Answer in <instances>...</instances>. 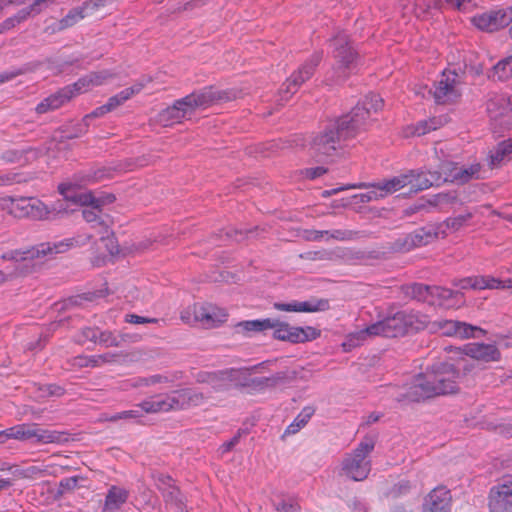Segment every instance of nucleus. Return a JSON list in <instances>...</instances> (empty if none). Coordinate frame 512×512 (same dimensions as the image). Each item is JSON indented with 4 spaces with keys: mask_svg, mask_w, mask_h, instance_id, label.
Masks as SVG:
<instances>
[{
    "mask_svg": "<svg viewBox=\"0 0 512 512\" xmlns=\"http://www.w3.org/2000/svg\"><path fill=\"white\" fill-rule=\"evenodd\" d=\"M383 107V99L376 94H369L357 104L349 114L329 123L311 141V154L318 161L333 156L341 148V142L354 138L369 124L372 112Z\"/></svg>",
    "mask_w": 512,
    "mask_h": 512,
    "instance_id": "f257e3e1",
    "label": "nucleus"
},
{
    "mask_svg": "<svg viewBox=\"0 0 512 512\" xmlns=\"http://www.w3.org/2000/svg\"><path fill=\"white\" fill-rule=\"evenodd\" d=\"M458 378L459 373L452 364L441 363L431 370L417 375L409 384L392 392L391 396L399 403L409 404L456 393L459 389Z\"/></svg>",
    "mask_w": 512,
    "mask_h": 512,
    "instance_id": "f03ea898",
    "label": "nucleus"
},
{
    "mask_svg": "<svg viewBox=\"0 0 512 512\" xmlns=\"http://www.w3.org/2000/svg\"><path fill=\"white\" fill-rule=\"evenodd\" d=\"M230 94L227 91L214 90L212 87L195 91L162 110L157 116V121L163 126H171L184 119H191L197 110H205L219 102L234 99L235 95Z\"/></svg>",
    "mask_w": 512,
    "mask_h": 512,
    "instance_id": "7ed1b4c3",
    "label": "nucleus"
},
{
    "mask_svg": "<svg viewBox=\"0 0 512 512\" xmlns=\"http://www.w3.org/2000/svg\"><path fill=\"white\" fill-rule=\"evenodd\" d=\"M375 444L373 436H365L351 453L343 457L340 475L353 481L365 480L371 471L369 455L373 452Z\"/></svg>",
    "mask_w": 512,
    "mask_h": 512,
    "instance_id": "20e7f679",
    "label": "nucleus"
},
{
    "mask_svg": "<svg viewBox=\"0 0 512 512\" xmlns=\"http://www.w3.org/2000/svg\"><path fill=\"white\" fill-rule=\"evenodd\" d=\"M413 325V316L404 311H399L391 317L376 322L366 329L351 334L350 341L365 340L369 336L398 337L407 333L408 328Z\"/></svg>",
    "mask_w": 512,
    "mask_h": 512,
    "instance_id": "39448f33",
    "label": "nucleus"
},
{
    "mask_svg": "<svg viewBox=\"0 0 512 512\" xmlns=\"http://www.w3.org/2000/svg\"><path fill=\"white\" fill-rule=\"evenodd\" d=\"M333 57L335 59L334 72L337 81L346 79L356 68L359 56L358 52L351 43L349 36L344 33H338L332 39Z\"/></svg>",
    "mask_w": 512,
    "mask_h": 512,
    "instance_id": "423d86ee",
    "label": "nucleus"
},
{
    "mask_svg": "<svg viewBox=\"0 0 512 512\" xmlns=\"http://www.w3.org/2000/svg\"><path fill=\"white\" fill-rule=\"evenodd\" d=\"M443 182H445V180L442 170L420 173L410 171L409 173L391 178L390 187L398 188V190L404 187H409V191L411 193H417L432 186H439Z\"/></svg>",
    "mask_w": 512,
    "mask_h": 512,
    "instance_id": "0eeeda50",
    "label": "nucleus"
},
{
    "mask_svg": "<svg viewBox=\"0 0 512 512\" xmlns=\"http://www.w3.org/2000/svg\"><path fill=\"white\" fill-rule=\"evenodd\" d=\"M272 323L273 327H269V329L273 330V338L280 341H287L294 344L304 343L314 340L320 335V331L310 326L305 328L294 327L277 319H272Z\"/></svg>",
    "mask_w": 512,
    "mask_h": 512,
    "instance_id": "6e6552de",
    "label": "nucleus"
},
{
    "mask_svg": "<svg viewBox=\"0 0 512 512\" xmlns=\"http://www.w3.org/2000/svg\"><path fill=\"white\" fill-rule=\"evenodd\" d=\"M322 60V53H314L296 72H294L282 85L281 100H288L298 88L313 75L315 68Z\"/></svg>",
    "mask_w": 512,
    "mask_h": 512,
    "instance_id": "1a4fd4ad",
    "label": "nucleus"
},
{
    "mask_svg": "<svg viewBox=\"0 0 512 512\" xmlns=\"http://www.w3.org/2000/svg\"><path fill=\"white\" fill-rule=\"evenodd\" d=\"M440 170H442L444 174L445 182L465 184L471 180L484 178L482 175V165L480 163L460 166L454 162H443L440 166Z\"/></svg>",
    "mask_w": 512,
    "mask_h": 512,
    "instance_id": "9d476101",
    "label": "nucleus"
},
{
    "mask_svg": "<svg viewBox=\"0 0 512 512\" xmlns=\"http://www.w3.org/2000/svg\"><path fill=\"white\" fill-rule=\"evenodd\" d=\"M431 325V329L439 331L442 335L459 339L479 338L485 334L478 326L456 320H436Z\"/></svg>",
    "mask_w": 512,
    "mask_h": 512,
    "instance_id": "9b49d317",
    "label": "nucleus"
},
{
    "mask_svg": "<svg viewBox=\"0 0 512 512\" xmlns=\"http://www.w3.org/2000/svg\"><path fill=\"white\" fill-rule=\"evenodd\" d=\"M487 112L493 122L505 129L512 128V101L506 94H494L487 101Z\"/></svg>",
    "mask_w": 512,
    "mask_h": 512,
    "instance_id": "f8f14e48",
    "label": "nucleus"
},
{
    "mask_svg": "<svg viewBox=\"0 0 512 512\" xmlns=\"http://www.w3.org/2000/svg\"><path fill=\"white\" fill-rule=\"evenodd\" d=\"M433 96L439 104L456 100L460 96L458 75L454 71H444L435 83Z\"/></svg>",
    "mask_w": 512,
    "mask_h": 512,
    "instance_id": "ddd939ff",
    "label": "nucleus"
},
{
    "mask_svg": "<svg viewBox=\"0 0 512 512\" xmlns=\"http://www.w3.org/2000/svg\"><path fill=\"white\" fill-rule=\"evenodd\" d=\"M512 21V9L485 12L472 18L473 24L483 31L493 32L507 26Z\"/></svg>",
    "mask_w": 512,
    "mask_h": 512,
    "instance_id": "4468645a",
    "label": "nucleus"
},
{
    "mask_svg": "<svg viewBox=\"0 0 512 512\" xmlns=\"http://www.w3.org/2000/svg\"><path fill=\"white\" fill-rule=\"evenodd\" d=\"M13 210L19 217H28L34 220H43L48 217L49 208L34 197H21L13 201Z\"/></svg>",
    "mask_w": 512,
    "mask_h": 512,
    "instance_id": "2eb2a0df",
    "label": "nucleus"
},
{
    "mask_svg": "<svg viewBox=\"0 0 512 512\" xmlns=\"http://www.w3.org/2000/svg\"><path fill=\"white\" fill-rule=\"evenodd\" d=\"M488 506L490 512H512V481L491 488Z\"/></svg>",
    "mask_w": 512,
    "mask_h": 512,
    "instance_id": "dca6fc26",
    "label": "nucleus"
},
{
    "mask_svg": "<svg viewBox=\"0 0 512 512\" xmlns=\"http://www.w3.org/2000/svg\"><path fill=\"white\" fill-rule=\"evenodd\" d=\"M194 320L206 328L215 327L227 319V313L224 309L212 304L193 305Z\"/></svg>",
    "mask_w": 512,
    "mask_h": 512,
    "instance_id": "f3484780",
    "label": "nucleus"
},
{
    "mask_svg": "<svg viewBox=\"0 0 512 512\" xmlns=\"http://www.w3.org/2000/svg\"><path fill=\"white\" fill-rule=\"evenodd\" d=\"M452 496L444 486L434 488L425 498L422 512H450Z\"/></svg>",
    "mask_w": 512,
    "mask_h": 512,
    "instance_id": "a211bd4d",
    "label": "nucleus"
},
{
    "mask_svg": "<svg viewBox=\"0 0 512 512\" xmlns=\"http://www.w3.org/2000/svg\"><path fill=\"white\" fill-rule=\"evenodd\" d=\"M147 414L177 411L175 392L150 397L138 405Z\"/></svg>",
    "mask_w": 512,
    "mask_h": 512,
    "instance_id": "6ab92c4d",
    "label": "nucleus"
},
{
    "mask_svg": "<svg viewBox=\"0 0 512 512\" xmlns=\"http://www.w3.org/2000/svg\"><path fill=\"white\" fill-rule=\"evenodd\" d=\"M78 92H76V87L73 85L66 86L56 93L50 95L49 97L42 100L36 106V112L38 114H44L49 111L56 110L63 106L65 103L70 101L73 97H75Z\"/></svg>",
    "mask_w": 512,
    "mask_h": 512,
    "instance_id": "aec40b11",
    "label": "nucleus"
},
{
    "mask_svg": "<svg viewBox=\"0 0 512 512\" xmlns=\"http://www.w3.org/2000/svg\"><path fill=\"white\" fill-rule=\"evenodd\" d=\"M107 0H88L81 7L71 10L61 21L60 28H67L104 7Z\"/></svg>",
    "mask_w": 512,
    "mask_h": 512,
    "instance_id": "412c9836",
    "label": "nucleus"
},
{
    "mask_svg": "<svg viewBox=\"0 0 512 512\" xmlns=\"http://www.w3.org/2000/svg\"><path fill=\"white\" fill-rule=\"evenodd\" d=\"M105 175H106V169H104V168H102V169L99 168L96 170L79 173V174L75 175L72 182L61 184L59 186V191L61 194H63L65 197L68 198V197H70L68 192L73 187H85V186L97 183L100 180H102L105 177Z\"/></svg>",
    "mask_w": 512,
    "mask_h": 512,
    "instance_id": "4be33fe9",
    "label": "nucleus"
},
{
    "mask_svg": "<svg viewBox=\"0 0 512 512\" xmlns=\"http://www.w3.org/2000/svg\"><path fill=\"white\" fill-rule=\"evenodd\" d=\"M274 308L286 312H317L327 310L329 308V302L326 299H311L304 302L293 301L290 303L277 302L274 303Z\"/></svg>",
    "mask_w": 512,
    "mask_h": 512,
    "instance_id": "5701e85b",
    "label": "nucleus"
},
{
    "mask_svg": "<svg viewBox=\"0 0 512 512\" xmlns=\"http://www.w3.org/2000/svg\"><path fill=\"white\" fill-rule=\"evenodd\" d=\"M391 179L384 180L382 182L374 183V184H359L351 186V188H372L367 193L361 194V202H370L374 200H378L380 198H384L387 195H390L396 191L398 188H392Z\"/></svg>",
    "mask_w": 512,
    "mask_h": 512,
    "instance_id": "b1692460",
    "label": "nucleus"
},
{
    "mask_svg": "<svg viewBox=\"0 0 512 512\" xmlns=\"http://www.w3.org/2000/svg\"><path fill=\"white\" fill-rule=\"evenodd\" d=\"M178 410H185L191 407L200 406L205 403L207 396L191 388L175 390Z\"/></svg>",
    "mask_w": 512,
    "mask_h": 512,
    "instance_id": "393cba45",
    "label": "nucleus"
},
{
    "mask_svg": "<svg viewBox=\"0 0 512 512\" xmlns=\"http://www.w3.org/2000/svg\"><path fill=\"white\" fill-rule=\"evenodd\" d=\"M465 353L471 358L484 362L496 361L500 356L499 350L495 345L484 343H471L466 345Z\"/></svg>",
    "mask_w": 512,
    "mask_h": 512,
    "instance_id": "a878e982",
    "label": "nucleus"
},
{
    "mask_svg": "<svg viewBox=\"0 0 512 512\" xmlns=\"http://www.w3.org/2000/svg\"><path fill=\"white\" fill-rule=\"evenodd\" d=\"M114 78V74L108 70L91 72L74 83L76 92L83 93L95 86H100Z\"/></svg>",
    "mask_w": 512,
    "mask_h": 512,
    "instance_id": "bb28decb",
    "label": "nucleus"
},
{
    "mask_svg": "<svg viewBox=\"0 0 512 512\" xmlns=\"http://www.w3.org/2000/svg\"><path fill=\"white\" fill-rule=\"evenodd\" d=\"M436 300L439 301L440 305H446L448 307L459 306L463 303V294L448 288L433 286L431 303H434Z\"/></svg>",
    "mask_w": 512,
    "mask_h": 512,
    "instance_id": "cd10ccee",
    "label": "nucleus"
},
{
    "mask_svg": "<svg viewBox=\"0 0 512 512\" xmlns=\"http://www.w3.org/2000/svg\"><path fill=\"white\" fill-rule=\"evenodd\" d=\"M129 492L118 486H111L107 492L102 512H116L128 500Z\"/></svg>",
    "mask_w": 512,
    "mask_h": 512,
    "instance_id": "c85d7f7f",
    "label": "nucleus"
},
{
    "mask_svg": "<svg viewBox=\"0 0 512 512\" xmlns=\"http://www.w3.org/2000/svg\"><path fill=\"white\" fill-rule=\"evenodd\" d=\"M32 439H34L38 444H62L68 442L69 434L62 431L42 429L37 424H35Z\"/></svg>",
    "mask_w": 512,
    "mask_h": 512,
    "instance_id": "c756f323",
    "label": "nucleus"
},
{
    "mask_svg": "<svg viewBox=\"0 0 512 512\" xmlns=\"http://www.w3.org/2000/svg\"><path fill=\"white\" fill-rule=\"evenodd\" d=\"M500 283V279L492 276H474L467 277L455 282L454 285L461 289H495Z\"/></svg>",
    "mask_w": 512,
    "mask_h": 512,
    "instance_id": "7c9ffc66",
    "label": "nucleus"
},
{
    "mask_svg": "<svg viewBox=\"0 0 512 512\" xmlns=\"http://www.w3.org/2000/svg\"><path fill=\"white\" fill-rule=\"evenodd\" d=\"M296 373L290 374L287 371L278 372L270 377H260L252 380V384L259 389L275 388L279 385L288 383L294 380Z\"/></svg>",
    "mask_w": 512,
    "mask_h": 512,
    "instance_id": "2f4dec72",
    "label": "nucleus"
},
{
    "mask_svg": "<svg viewBox=\"0 0 512 512\" xmlns=\"http://www.w3.org/2000/svg\"><path fill=\"white\" fill-rule=\"evenodd\" d=\"M433 286L422 283H412L401 287L402 293L410 298L418 301L431 303V293Z\"/></svg>",
    "mask_w": 512,
    "mask_h": 512,
    "instance_id": "473e14b6",
    "label": "nucleus"
},
{
    "mask_svg": "<svg viewBox=\"0 0 512 512\" xmlns=\"http://www.w3.org/2000/svg\"><path fill=\"white\" fill-rule=\"evenodd\" d=\"M257 368L258 366H254L252 368H231L224 370V375H226L228 386L231 387L232 385H247L249 377Z\"/></svg>",
    "mask_w": 512,
    "mask_h": 512,
    "instance_id": "72a5a7b5",
    "label": "nucleus"
},
{
    "mask_svg": "<svg viewBox=\"0 0 512 512\" xmlns=\"http://www.w3.org/2000/svg\"><path fill=\"white\" fill-rule=\"evenodd\" d=\"M269 327H273L271 318L262 320L242 321L236 325L238 332H242L247 336H250L251 333L263 332L265 330H268Z\"/></svg>",
    "mask_w": 512,
    "mask_h": 512,
    "instance_id": "f704fd0d",
    "label": "nucleus"
},
{
    "mask_svg": "<svg viewBox=\"0 0 512 512\" xmlns=\"http://www.w3.org/2000/svg\"><path fill=\"white\" fill-rule=\"evenodd\" d=\"M73 242L71 239H65L54 243H42L36 247L38 257L53 255L67 251Z\"/></svg>",
    "mask_w": 512,
    "mask_h": 512,
    "instance_id": "c9c22d12",
    "label": "nucleus"
},
{
    "mask_svg": "<svg viewBox=\"0 0 512 512\" xmlns=\"http://www.w3.org/2000/svg\"><path fill=\"white\" fill-rule=\"evenodd\" d=\"M109 112V108H106L105 105H102L95 110H93L91 113L85 115L83 119L78 124L77 132L74 134H66L67 138H78L85 134L88 130V127L90 125V120L99 118L104 116Z\"/></svg>",
    "mask_w": 512,
    "mask_h": 512,
    "instance_id": "e433bc0d",
    "label": "nucleus"
},
{
    "mask_svg": "<svg viewBox=\"0 0 512 512\" xmlns=\"http://www.w3.org/2000/svg\"><path fill=\"white\" fill-rule=\"evenodd\" d=\"M473 217V213L467 212L455 217H449L441 224L443 231H445V237L449 233L457 232L461 228L467 225L468 221Z\"/></svg>",
    "mask_w": 512,
    "mask_h": 512,
    "instance_id": "4c0bfd02",
    "label": "nucleus"
},
{
    "mask_svg": "<svg viewBox=\"0 0 512 512\" xmlns=\"http://www.w3.org/2000/svg\"><path fill=\"white\" fill-rule=\"evenodd\" d=\"M198 381L209 384L215 391H222L229 388L224 370L201 375Z\"/></svg>",
    "mask_w": 512,
    "mask_h": 512,
    "instance_id": "58836bf2",
    "label": "nucleus"
},
{
    "mask_svg": "<svg viewBox=\"0 0 512 512\" xmlns=\"http://www.w3.org/2000/svg\"><path fill=\"white\" fill-rule=\"evenodd\" d=\"M512 154V142L503 141L497 145L489 156V164L492 168L499 166L509 155Z\"/></svg>",
    "mask_w": 512,
    "mask_h": 512,
    "instance_id": "ea45409f",
    "label": "nucleus"
},
{
    "mask_svg": "<svg viewBox=\"0 0 512 512\" xmlns=\"http://www.w3.org/2000/svg\"><path fill=\"white\" fill-rule=\"evenodd\" d=\"M458 195L456 192H443L433 195L428 199V203L432 206L443 210L444 208L458 203Z\"/></svg>",
    "mask_w": 512,
    "mask_h": 512,
    "instance_id": "a19ab883",
    "label": "nucleus"
},
{
    "mask_svg": "<svg viewBox=\"0 0 512 512\" xmlns=\"http://www.w3.org/2000/svg\"><path fill=\"white\" fill-rule=\"evenodd\" d=\"M76 199L80 204H95L96 207L101 208L106 204L113 203L115 201V196L113 194H107L95 197L91 192H88L77 195Z\"/></svg>",
    "mask_w": 512,
    "mask_h": 512,
    "instance_id": "79ce46f5",
    "label": "nucleus"
},
{
    "mask_svg": "<svg viewBox=\"0 0 512 512\" xmlns=\"http://www.w3.org/2000/svg\"><path fill=\"white\" fill-rule=\"evenodd\" d=\"M492 78H497L500 81H505L512 78V55L499 61L493 67Z\"/></svg>",
    "mask_w": 512,
    "mask_h": 512,
    "instance_id": "37998d69",
    "label": "nucleus"
},
{
    "mask_svg": "<svg viewBox=\"0 0 512 512\" xmlns=\"http://www.w3.org/2000/svg\"><path fill=\"white\" fill-rule=\"evenodd\" d=\"M10 429V436L14 440L28 441L32 440L33 429H35V423L32 424H17L12 426Z\"/></svg>",
    "mask_w": 512,
    "mask_h": 512,
    "instance_id": "c03bdc74",
    "label": "nucleus"
},
{
    "mask_svg": "<svg viewBox=\"0 0 512 512\" xmlns=\"http://www.w3.org/2000/svg\"><path fill=\"white\" fill-rule=\"evenodd\" d=\"M313 413L314 411L312 408H304L303 411L286 428L285 434L291 435L297 433L301 428H303L308 423Z\"/></svg>",
    "mask_w": 512,
    "mask_h": 512,
    "instance_id": "a18cd8bd",
    "label": "nucleus"
},
{
    "mask_svg": "<svg viewBox=\"0 0 512 512\" xmlns=\"http://www.w3.org/2000/svg\"><path fill=\"white\" fill-rule=\"evenodd\" d=\"M83 206H86L82 210V217L85 219L86 222L93 224V226H101L106 229V226L104 225V221L101 218V208L96 207L95 204H82Z\"/></svg>",
    "mask_w": 512,
    "mask_h": 512,
    "instance_id": "49530a36",
    "label": "nucleus"
},
{
    "mask_svg": "<svg viewBox=\"0 0 512 512\" xmlns=\"http://www.w3.org/2000/svg\"><path fill=\"white\" fill-rule=\"evenodd\" d=\"M1 258L6 261H25L28 259L38 258L37 249L33 247L28 250H12L2 254Z\"/></svg>",
    "mask_w": 512,
    "mask_h": 512,
    "instance_id": "de8ad7c7",
    "label": "nucleus"
},
{
    "mask_svg": "<svg viewBox=\"0 0 512 512\" xmlns=\"http://www.w3.org/2000/svg\"><path fill=\"white\" fill-rule=\"evenodd\" d=\"M161 483L160 488L163 490L164 496L167 501L178 500L179 489L173 484V480L169 476L159 477Z\"/></svg>",
    "mask_w": 512,
    "mask_h": 512,
    "instance_id": "09e8293b",
    "label": "nucleus"
},
{
    "mask_svg": "<svg viewBox=\"0 0 512 512\" xmlns=\"http://www.w3.org/2000/svg\"><path fill=\"white\" fill-rule=\"evenodd\" d=\"M426 235L425 231L422 229H417L413 233L409 234L405 238V246L407 249H411L413 247H419L426 245V239L424 238Z\"/></svg>",
    "mask_w": 512,
    "mask_h": 512,
    "instance_id": "8fccbe9b",
    "label": "nucleus"
},
{
    "mask_svg": "<svg viewBox=\"0 0 512 512\" xmlns=\"http://www.w3.org/2000/svg\"><path fill=\"white\" fill-rule=\"evenodd\" d=\"M421 229H422V231H425V234H426V235H424L425 236L424 238L426 239V241H425L426 245L431 243L433 240H435L437 238L445 237V231H443L440 223L427 225Z\"/></svg>",
    "mask_w": 512,
    "mask_h": 512,
    "instance_id": "3c124183",
    "label": "nucleus"
},
{
    "mask_svg": "<svg viewBox=\"0 0 512 512\" xmlns=\"http://www.w3.org/2000/svg\"><path fill=\"white\" fill-rule=\"evenodd\" d=\"M274 508L277 512H299L300 506L292 499H280V501L274 503Z\"/></svg>",
    "mask_w": 512,
    "mask_h": 512,
    "instance_id": "603ef678",
    "label": "nucleus"
},
{
    "mask_svg": "<svg viewBox=\"0 0 512 512\" xmlns=\"http://www.w3.org/2000/svg\"><path fill=\"white\" fill-rule=\"evenodd\" d=\"M98 343L105 347H118L121 344V340H119L111 331L99 330Z\"/></svg>",
    "mask_w": 512,
    "mask_h": 512,
    "instance_id": "864d4df0",
    "label": "nucleus"
},
{
    "mask_svg": "<svg viewBox=\"0 0 512 512\" xmlns=\"http://www.w3.org/2000/svg\"><path fill=\"white\" fill-rule=\"evenodd\" d=\"M439 124V121L435 118L430 119L429 121H421L416 126H414L412 129V134L421 136L426 134L427 132L431 130H435L437 128V125Z\"/></svg>",
    "mask_w": 512,
    "mask_h": 512,
    "instance_id": "5fc2aeb1",
    "label": "nucleus"
},
{
    "mask_svg": "<svg viewBox=\"0 0 512 512\" xmlns=\"http://www.w3.org/2000/svg\"><path fill=\"white\" fill-rule=\"evenodd\" d=\"M328 236L338 241H349L356 239L359 236V232L346 229H336L331 232L329 231Z\"/></svg>",
    "mask_w": 512,
    "mask_h": 512,
    "instance_id": "6e6d98bb",
    "label": "nucleus"
},
{
    "mask_svg": "<svg viewBox=\"0 0 512 512\" xmlns=\"http://www.w3.org/2000/svg\"><path fill=\"white\" fill-rule=\"evenodd\" d=\"M38 391L40 392V397H50V396H62L64 394V389L56 384H44L39 385Z\"/></svg>",
    "mask_w": 512,
    "mask_h": 512,
    "instance_id": "4d7b16f0",
    "label": "nucleus"
},
{
    "mask_svg": "<svg viewBox=\"0 0 512 512\" xmlns=\"http://www.w3.org/2000/svg\"><path fill=\"white\" fill-rule=\"evenodd\" d=\"M144 86H145V82L140 81V82L135 83L133 86L122 90L120 93H118L120 100H122L123 102H126L133 95L139 93L143 89Z\"/></svg>",
    "mask_w": 512,
    "mask_h": 512,
    "instance_id": "13d9d810",
    "label": "nucleus"
},
{
    "mask_svg": "<svg viewBox=\"0 0 512 512\" xmlns=\"http://www.w3.org/2000/svg\"><path fill=\"white\" fill-rule=\"evenodd\" d=\"M24 157V151L7 150L3 152L0 158L7 163H19Z\"/></svg>",
    "mask_w": 512,
    "mask_h": 512,
    "instance_id": "bf43d9fd",
    "label": "nucleus"
},
{
    "mask_svg": "<svg viewBox=\"0 0 512 512\" xmlns=\"http://www.w3.org/2000/svg\"><path fill=\"white\" fill-rule=\"evenodd\" d=\"M73 365L77 367H98L97 356H78L74 359Z\"/></svg>",
    "mask_w": 512,
    "mask_h": 512,
    "instance_id": "052dcab7",
    "label": "nucleus"
},
{
    "mask_svg": "<svg viewBox=\"0 0 512 512\" xmlns=\"http://www.w3.org/2000/svg\"><path fill=\"white\" fill-rule=\"evenodd\" d=\"M126 322L131 324H147V323H158L159 320L157 318H148L139 316L136 314H128L125 318Z\"/></svg>",
    "mask_w": 512,
    "mask_h": 512,
    "instance_id": "680f3d73",
    "label": "nucleus"
},
{
    "mask_svg": "<svg viewBox=\"0 0 512 512\" xmlns=\"http://www.w3.org/2000/svg\"><path fill=\"white\" fill-rule=\"evenodd\" d=\"M33 12L36 14L40 12V10L37 9V6H34V3L29 7H26L18 11L17 14L14 15V17L15 19H17L18 23H21L25 21Z\"/></svg>",
    "mask_w": 512,
    "mask_h": 512,
    "instance_id": "e2e57ef3",
    "label": "nucleus"
},
{
    "mask_svg": "<svg viewBox=\"0 0 512 512\" xmlns=\"http://www.w3.org/2000/svg\"><path fill=\"white\" fill-rule=\"evenodd\" d=\"M326 169L324 167H314V168H306L302 171V175L307 179H316L323 174L326 173Z\"/></svg>",
    "mask_w": 512,
    "mask_h": 512,
    "instance_id": "0e129e2a",
    "label": "nucleus"
},
{
    "mask_svg": "<svg viewBox=\"0 0 512 512\" xmlns=\"http://www.w3.org/2000/svg\"><path fill=\"white\" fill-rule=\"evenodd\" d=\"M26 72V69H15L11 71H5L0 73V84L11 81L19 75H22Z\"/></svg>",
    "mask_w": 512,
    "mask_h": 512,
    "instance_id": "69168bd1",
    "label": "nucleus"
},
{
    "mask_svg": "<svg viewBox=\"0 0 512 512\" xmlns=\"http://www.w3.org/2000/svg\"><path fill=\"white\" fill-rule=\"evenodd\" d=\"M84 340H89L94 343H98L99 329L86 327L81 331Z\"/></svg>",
    "mask_w": 512,
    "mask_h": 512,
    "instance_id": "338daca9",
    "label": "nucleus"
},
{
    "mask_svg": "<svg viewBox=\"0 0 512 512\" xmlns=\"http://www.w3.org/2000/svg\"><path fill=\"white\" fill-rule=\"evenodd\" d=\"M241 432H238L231 440L223 443L220 447L221 453L231 451L240 441Z\"/></svg>",
    "mask_w": 512,
    "mask_h": 512,
    "instance_id": "774afa93",
    "label": "nucleus"
}]
</instances>
